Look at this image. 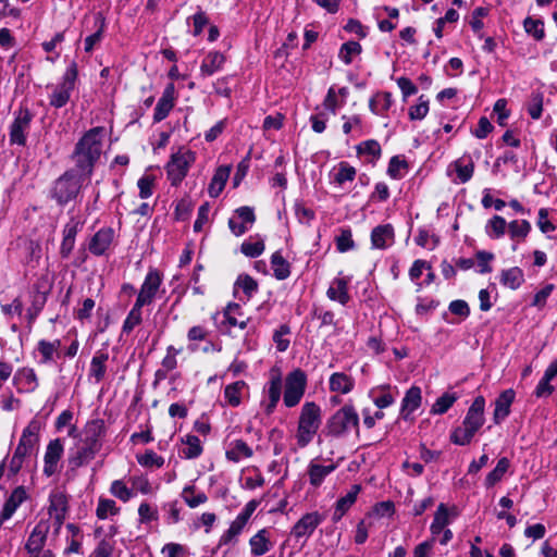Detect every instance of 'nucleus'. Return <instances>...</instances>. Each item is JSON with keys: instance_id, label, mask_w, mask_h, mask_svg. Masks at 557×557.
I'll list each match as a JSON object with an SVG mask.
<instances>
[{"instance_id": "obj_1", "label": "nucleus", "mask_w": 557, "mask_h": 557, "mask_svg": "<svg viewBox=\"0 0 557 557\" xmlns=\"http://www.w3.org/2000/svg\"><path fill=\"white\" fill-rule=\"evenodd\" d=\"M103 132L102 126L92 127L75 144L71 154V160L74 163L72 170L78 172L83 177L90 178L101 157Z\"/></svg>"}, {"instance_id": "obj_26", "label": "nucleus", "mask_w": 557, "mask_h": 557, "mask_svg": "<svg viewBox=\"0 0 557 557\" xmlns=\"http://www.w3.org/2000/svg\"><path fill=\"white\" fill-rule=\"evenodd\" d=\"M250 553L253 557H260L267 554L273 546L270 540V532L267 529L259 530L249 540Z\"/></svg>"}, {"instance_id": "obj_37", "label": "nucleus", "mask_w": 557, "mask_h": 557, "mask_svg": "<svg viewBox=\"0 0 557 557\" xmlns=\"http://www.w3.org/2000/svg\"><path fill=\"white\" fill-rule=\"evenodd\" d=\"M271 267L276 280L283 281L290 275V264L282 256L281 251H275L271 256Z\"/></svg>"}, {"instance_id": "obj_27", "label": "nucleus", "mask_w": 557, "mask_h": 557, "mask_svg": "<svg viewBox=\"0 0 557 557\" xmlns=\"http://www.w3.org/2000/svg\"><path fill=\"white\" fill-rule=\"evenodd\" d=\"M361 491V486L359 484H355L351 486L350 491L343 497L338 498L335 505V510L333 512V521H339L343 516L350 509V507L356 503L357 496Z\"/></svg>"}, {"instance_id": "obj_57", "label": "nucleus", "mask_w": 557, "mask_h": 557, "mask_svg": "<svg viewBox=\"0 0 557 557\" xmlns=\"http://www.w3.org/2000/svg\"><path fill=\"white\" fill-rule=\"evenodd\" d=\"M336 249L339 252H346L355 248L352 233L349 227L341 228L339 235L335 238Z\"/></svg>"}, {"instance_id": "obj_49", "label": "nucleus", "mask_w": 557, "mask_h": 557, "mask_svg": "<svg viewBox=\"0 0 557 557\" xmlns=\"http://www.w3.org/2000/svg\"><path fill=\"white\" fill-rule=\"evenodd\" d=\"M458 399L457 394L455 393H444L441 397L436 399L434 405L431 408V413L433 414H444L448 411V409L455 404Z\"/></svg>"}, {"instance_id": "obj_39", "label": "nucleus", "mask_w": 557, "mask_h": 557, "mask_svg": "<svg viewBox=\"0 0 557 557\" xmlns=\"http://www.w3.org/2000/svg\"><path fill=\"white\" fill-rule=\"evenodd\" d=\"M181 496L189 508H196L208 500V496L203 492L196 493V486L194 484L186 485Z\"/></svg>"}, {"instance_id": "obj_6", "label": "nucleus", "mask_w": 557, "mask_h": 557, "mask_svg": "<svg viewBox=\"0 0 557 557\" xmlns=\"http://www.w3.org/2000/svg\"><path fill=\"white\" fill-rule=\"evenodd\" d=\"M78 71L76 62H72L62 76V81L54 86L52 94L49 97V103L53 108L64 107L75 88Z\"/></svg>"}, {"instance_id": "obj_61", "label": "nucleus", "mask_w": 557, "mask_h": 557, "mask_svg": "<svg viewBox=\"0 0 557 557\" xmlns=\"http://www.w3.org/2000/svg\"><path fill=\"white\" fill-rule=\"evenodd\" d=\"M356 176V169L347 162L339 163V169L334 175V182L343 185L345 182L354 181Z\"/></svg>"}, {"instance_id": "obj_29", "label": "nucleus", "mask_w": 557, "mask_h": 557, "mask_svg": "<svg viewBox=\"0 0 557 557\" xmlns=\"http://www.w3.org/2000/svg\"><path fill=\"white\" fill-rule=\"evenodd\" d=\"M231 165H221L215 170L213 177L209 184L208 193L210 197L216 198L223 191L224 186L230 177Z\"/></svg>"}, {"instance_id": "obj_4", "label": "nucleus", "mask_w": 557, "mask_h": 557, "mask_svg": "<svg viewBox=\"0 0 557 557\" xmlns=\"http://www.w3.org/2000/svg\"><path fill=\"white\" fill-rule=\"evenodd\" d=\"M351 430L359 434V414L352 405H344L329 418L325 424L326 435L332 437H344Z\"/></svg>"}, {"instance_id": "obj_33", "label": "nucleus", "mask_w": 557, "mask_h": 557, "mask_svg": "<svg viewBox=\"0 0 557 557\" xmlns=\"http://www.w3.org/2000/svg\"><path fill=\"white\" fill-rule=\"evenodd\" d=\"M230 446L225 455L233 462H238L243 458H250L253 454L252 449L243 440H235Z\"/></svg>"}, {"instance_id": "obj_41", "label": "nucleus", "mask_w": 557, "mask_h": 557, "mask_svg": "<svg viewBox=\"0 0 557 557\" xmlns=\"http://www.w3.org/2000/svg\"><path fill=\"white\" fill-rule=\"evenodd\" d=\"M449 524L448 508L445 504H440L434 515V520L430 527L433 536L438 535L444 528Z\"/></svg>"}, {"instance_id": "obj_55", "label": "nucleus", "mask_w": 557, "mask_h": 557, "mask_svg": "<svg viewBox=\"0 0 557 557\" xmlns=\"http://www.w3.org/2000/svg\"><path fill=\"white\" fill-rule=\"evenodd\" d=\"M194 209V202L190 197L185 196L180 199L175 206L174 216L177 221H186L189 219Z\"/></svg>"}, {"instance_id": "obj_15", "label": "nucleus", "mask_w": 557, "mask_h": 557, "mask_svg": "<svg viewBox=\"0 0 557 557\" xmlns=\"http://www.w3.org/2000/svg\"><path fill=\"white\" fill-rule=\"evenodd\" d=\"M176 100V90L175 85L173 83H169L163 92L161 98L158 100L157 106L154 108L153 112V122L159 123L163 121L171 110L174 108Z\"/></svg>"}, {"instance_id": "obj_46", "label": "nucleus", "mask_w": 557, "mask_h": 557, "mask_svg": "<svg viewBox=\"0 0 557 557\" xmlns=\"http://www.w3.org/2000/svg\"><path fill=\"white\" fill-rule=\"evenodd\" d=\"M510 466V461L508 458L503 457L498 460L496 467L486 475L485 485L487 487L494 486L497 482H499L505 473L507 472Z\"/></svg>"}, {"instance_id": "obj_54", "label": "nucleus", "mask_w": 557, "mask_h": 557, "mask_svg": "<svg viewBox=\"0 0 557 557\" xmlns=\"http://www.w3.org/2000/svg\"><path fill=\"white\" fill-rule=\"evenodd\" d=\"M475 433L466 425L457 426L450 434V441L460 446L469 445Z\"/></svg>"}, {"instance_id": "obj_2", "label": "nucleus", "mask_w": 557, "mask_h": 557, "mask_svg": "<svg viewBox=\"0 0 557 557\" xmlns=\"http://www.w3.org/2000/svg\"><path fill=\"white\" fill-rule=\"evenodd\" d=\"M322 423L321 407L314 401H306L300 410L296 440L299 447L309 445Z\"/></svg>"}, {"instance_id": "obj_34", "label": "nucleus", "mask_w": 557, "mask_h": 557, "mask_svg": "<svg viewBox=\"0 0 557 557\" xmlns=\"http://www.w3.org/2000/svg\"><path fill=\"white\" fill-rule=\"evenodd\" d=\"M60 346L61 342L59 339L53 342L40 339L37 344V350L41 355L39 363L47 364L51 362L54 359V356H59Z\"/></svg>"}, {"instance_id": "obj_42", "label": "nucleus", "mask_w": 557, "mask_h": 557, "mask_svg": "<svg viewBox=\"0 0 557 557\" xmlns=\"http://www.w3.org/2000/svg\"><path fill=\"white\" fill-rule=\"evenodd\" d=\"M246 525L236 519L231 523L230 528L220 536L218 547L224 545H234L237 543L238 535L243 532Z\"/></svg>"}, {"instance_id": "obj_11", "label": "nucleus", "mask_w": 557, "mask_h": 557, "mask_svg": "<svg viewBox=\"0 0 557 557\" xmlns=\"http://www.w3.org/2000/svg\"><path fill=\"white\" fill-rule=\"evenodd\" d=\"M162 283V275L157 269H150L140 286L136 302L138 306L150 305Z\"/></svg>"}, {"instance_id": "obj_35", "label": "nucleus", "mask_w": 557, "mask_h": 557, "mask_svg": "<svg viewBox=\"0 0 557 557\" xmlns=\"http://www.w3.org/2000/svg\"><path fill=\"white\" fill-rule=\"evenodd\" d=\"M95 25L97 26V30L85 38V51L87 53H90L95 45L99 44L102 39L106 28V17L101 12L95 14Z\"/></svg>"}, {"instance_id": "obj_44", "label": "nucleus", "mask_w": 557, "mask_h": 557, "mask_svg": "<svg viewBox=\"0 0 557 557\" xmlns=\"http://www.w3.org/2000/svg\"><path fill=\"white\" fill-rule=\"evenodd\" d=\"M182 443L187 445V448L183 449V455L187 459L198 458L203 451L201 442L196 435H186L182 438Z\"/></svg>"}, {"instance_id": "obj_22", "label": "nucleus", "mask_w": 557, "mask_h": 557, "mask_svg": "<svg viewBox=\"0 0 557 557\" xmlns=\"http://www.w3.org/2000/svg\"><path fill=\"white\" fill-rule=\"evenodd\" d=\"M267 397H268V404L265 405V412L268 414H271L277 403L280 401L281 395H282V376L278 371L271 372V379L267 385Z\"/></svg>"}, {"instance_id": "obj_19", "label": "nucleus", "mask_w": 557, "mask_h": 557, "mask_svg": "<svg viewBox=\"0 0 557 557\" xmlns=\"http://www.w3.org/2000/svg\"><path fill=\"white\" fill-rule=\"evenodd\" d=\"M49 532V527L46 523L39 522L35 525L33 531L30 532L26 544L25 549L28 554H37L39 552H44V547L47 542V535Z\"/></svg>"}, {"instance_id": "obj_47", "label": "nucleus", "mask_w": 557, "mask_h": 557, "mask_svg": "<svg viewBox=\"0 0 557 557\" xmlns=\"http://www.w3.org/2000/svg\"><path fill=\"white\" fill-rule=\"evenodd\" d=\"M531 231V224L527 220H513L508 223V232L512 240H524Z\"/></svg>"}, {"instance_id": "obj_13", "label": "nucleus", "mask_w": 557, "mask_h": 557, "mask_svg": "<svg viewBox=\"0 0 557 557\" xmlns=\"http://www.w3.org/2000/svg\"><path fill=\"white\" fill-rule=\"evenodd\" d=\"M323 516L318 511L304 515L293 527L290 535L296 539H308L322 523Z\"/></svg>"}, {"instance_id": "obj_52", "label": "nucleus", "mask_w": 557, "mask_h": 557, "mask_svg": "<svg viewBox=\"0 0 557 557\" xmlns=\"http://www.w3.org/2000/svg\"><path fill=\"white\" fill-rule=\"evenodd\" d=\"M523 27L527 34L531 35L535 40L541 41L545 37L544 23L542 20L527 17L523 21Z\"/></svg>"}, {"instance_id": "obj_56", "label": "nucleus", "mask_w": 557, "mask_h": 557, "mask_svg": "<svg viewBox=\"0 0 557 557\" xmlns=\"http://www.w3.org/2000/svg\"><path fill=\"white\" fill-rule=\"evenodd\" d=\"M235 286L240 288L248 298L258 292L257 281L248 274L238 275Z\"/></svg>"}, {"instance_id": "obj_30", "label": "nucleus", "mask_w": 557, "mask_h": 557, "mask_svg": "<svg viewBox=\"0 0 557 557\" xmlns=\"http://www.w3.org/2000/svg\"><path fill=\"white\" fill-rule=\"evenodd\" d=\"M225 62V57L223 53L219 51L209 52L200 66V74L203 77H208L213 75L215 72L220 71Z\"/></svg>"}, {"instance_id": "obj_48", "label": "nucleus", "mask_w": 557, "mask_h": 557, "mask_svg": "<svg viewBox=\"0 0 557 557\" xmlns=\"http://www.w3.org/2000/svg\"><path fill=\"white\" fill-rule=\"evenodd\" d=\"M236 314H242L240 306L237 304H230L224 311L225 323L228 326H238L242 330L246 329L249 319L239 320L236 318Z\"/></svg>"}, {"instance_id": "obj_38", "label": "nucleus", "mask_w": 557, "mask_h": 557, "mask_svg": "<svg viewBox=\"0 0 557 557\" xmlns=\"http://www.w3.org/2000/svg\"><path fill=\"white\" fill-rule=\"evenodd\" d=\"M354 388V380L345 373L336 372L330 377V389L347 394Z\"/></svg>"}, {"instance_id": "obj_3", "label": "nucleus", "mask_w": 557, "mask_h": 557, "mask_svg": "<svg viewBox=\"0 0 557 557\" xmlns=\"http://www.w3.org/2000/svg\"><path fill=\"white\" fill-rule=\"evenodd\" d=\"M85 180L88 177H83L78 172L69 169L53 182L50 197L63 207L78 196Z\"/></svg>"}, {"instance_id": "obj_51", "label": "nucleus", "mask_w": 557, "mask_h": 557, "mask_svg": "<svg viewBox=\"0 0 557 557\" xmlns=\"http://www.w3.org/2000/svg\"><path fill=\"white\" fill-rule=\"evenodd\" d=\"M144 306H138V302L135 301L133 308L128 312L126 319L123 322L122 331L123 333H131L135 326L141 323V308Z\"/></svg>"}, {"instance_id": "obj_24", "label": "nucleus", "mask_w": 557, "mask_h": 557, "mask_svg": "<svg viewBox=\"0 0 557 557\" xmlns=\"http://www.w3.org/2000/svg\"><path fill=\"white\" fill-rule=\"evenodd\" d=\"M422 396L421 389L418 386L410 387L403 398L400 417L408 420L410 414L416 411L421 405Z\"/></svg>"}, {"instance_id": "obj_23", "label": "nucleus", "mask_w": 557, "mask_h": 557, "mask_svg": "<svg viewBox=\"0 0 557 557\" xmlns=\"http://www.w3.org/2000/svg\"><path fill=\"white\" fill-rule=\"evenodd\" d=\"M26 497L27 495L24 486H17L14 488L3 505L0 513V522L9 520Z\"/></svg>"}, {"instance_id": "obj_32", "label": "nucleus", "mask_w": 557, "mask_h": 557, "mask_svg": "<svg viewBox=\"0 0 557 557\" xmlns=\"http://www.w3.org/2000/svg\"><path fill=\"white\" fill-rule=\"evenodd\" d=\"M109 359V355L104 351H97L92 357L89 369V376L94 377L96 383H100L106 375L107 366L106 362Z\"/></svg>"}, {"instance_id": "obj_18", "label": "nucleus", "mask_w": 557, "mask_h": 557, "mask_svg": "<svg viewBox=\"0 0 557 557\" xmlns=\"http://www.w3.org/2000/svg\"><path fill=\"white\" fill-rule=\"evenodd\" d=\"M515 397L516 393L511 388L505 389L498 395L495 400V409L493 413L495 424L502 423L510 414V407Z\"/></svg>"}, {"instance_id": "obj_10", "label": "nucleus", "mask_w": 557, "mask_h": 557, "mask_svg": "<svg viewBox=\"0 0 557 557\" xmlns=\"http://www.w3.org/2000/svg\"><path fill=\"white\" fill-rule=\"evenodd\" d=\"M64 454L63 440L54 438L51 440L45 451L44 456V469L42 473L50 478L60 471L59 462L61 461Z\"/></svg>"}, {"instance_id": "obj_16", "label": "nucleus", "mask_w": 557, "mask_h": 557, "mask_svg": "<svg viewBox=\"0 0 557 557\" xmlns=\"http://www.w3.org/2000/svg\"><path fill=\"white\" fill-rule=\"evenodd\" d=\"M484 408L485 398L483 396L475 397L467 411L462 424L471 429L474 433H476L485 422Z\"/></svg>"}, {"instance_id": "obj_12", "label": "nucleus", "mask_w": 557, "mask_h": 557, "mask_svg": "<svg viewBox=\"0 0 557 557\" xmlns=\"http://www.w3.org/2000/svg\"><path fill=\"white\" fill-rule=\"evenodd\" d=\"M39 423L35 420L30 421L29 424L23 430L14 453L23 456L24 458L32 455L39 443Z\"/></svg>"}, {"instance_id": "obj_31", "label": "nucleus", "mask_w": 557, "mask_h": 557, "mask_svg": "<svg viewBox=\"0 0 557 557\" xmlns=\"http://www.w3.org/2000/svg\"><path fill=\"white\" fill-rule=\"evenodd\" d=\"M335 469L336 465L334 463L323 466L311 461L308 466V475L310 484L314 487L320 486L323 483L324 479L333 471H335Z\"/></svg>"}, {"instance_id": "obj_45", "label": "nucleus", "mask_w": 557, "mask_h": 557, "mask_svg": "<svg viewBox=\"0 0 557 557\" xmlns=\"http://www.w3.org/2000/svg\"><path fill=\"white\" fill-rule=\"evenodd\" d=\"M453 165L460 183H467L471 180L474 171V164L470 158L468 160L460 158L456 160Z\"/></svg>"}, {"instance_id": "obj_62", "label": "nucleus", "mask_w": 557, "mask_h": 557, "mask_svg": "<svg viewBox=\"0 0 557 557\" xmlns=\"http://www.w3.org/2000/svg\"><path fill=\"white\" fill-rule=\"evenodd\" d=\"M137 461L143 467L161 468L164 465V458L157 455L153 450H147L144 455L137 456Z\"/></svg>"}, {"instance_id": "obj_40", "label": "nucleus", "mask_w": 557, "mask_h": 557, "mask_svg": "<svg viewBox=\"0 0 557 557\" xmlns=\"http://www.w3.org/2000/svg\"><path fill=\"white\" fill-rule=\"evenodd\" d=\"M393 103L392 94L388 91L377 92L369 101V108L374 114H382L387 111Z\"/></svg>"}, {"instance_id": "obj_50", "label": "nucleus", "mask_w": 557, "mask_h": 557, "mask_svg": "<svg viewBox=\"0 0 557 557\" xmlns=\"http://www.w3.org/2000/svg\"><path fill=\"white\" fill-rule=\"evenodd\" d=\"M245 386L244 381H237L224 388V397L231 406L237 407L240 404V394Z\"/></svg>"}, {"instance_id": "obj_64", "label": "nucleus", "mask_w": 557, "mask_h": 557, "mask_svg": "<svg viewBox=\"0 0 557 557\" xmlns=\"http://www.w3.org/2000/svg\"><path fill=\"white\" fill-rule=\"evenodd\" d=\"M110 492L113 496L117 497L122 502H127L133 496V492L121 480H115L112 482Z\"/></svg>"}, {"instance_id": "obj_20", "label": "nucleus", "mask_w": 557, "mask_h": 557, "mask_svg": "<svg viewBox=\"0 0 557 557\" xmlns=\"http://www.w3.org/2000/svg\"><path fill=\"white\" fill-rule=\"evenodd\" d=\"M395 240L394 227L392 224H381L371 232V245L374 249H386Z\"/></svg>"}, {"instance_id": "obj_60", "label": "nucleus", "mask_w": 557, "mask_h": 557, "mask_svg": "<svg viewBox=\"0 0 557 557\" xmlns=\"http://www.w3.org/2000/svg\"><path fill=\"white\" fill-rule=\"evenodd\" d=\"M264 243L262 239L257 242L245 240L240 246V251L249 258L259 257L264 251Z\"/></svg>"}, {"instance_id": "obj_7", "label": "nucleus", "mask_w": 557, "mask_h": 557, "mask_svg": "<svg viewBox=\"0 0 557 557\" xmlns=\"http://www.w3.org/2000/svg\"><path fill=\"white\" fill-rule=\"evenodd\" d=\"M34 114L26 107H21L14 112V120L9 128V140L11 145L26 146L27 134L30 129V124Z\"/></svg>"}, {"instance_id": "obj_28", "label": "nucleus", "mask_w": 557, "mask_h": 557, "mask_svg": "<svg viewBox=\"0 0 557 557\" xmlns=\"http://www.w3.org/2000/svg\"><path fill=\"white\" fill-rule=\"evenodd\" d=\"M326 296L329 299L338 301L343 306L347 305L350 300L347 280L344 277L334 278L327 288Z\"/></svg>"}, {"instance_id": "obj_8", "label": "nucleus", "mask_w": 557, "mask_h": 557, "mask_svg": "<svg viewBox=\"0 0 557 557\" xmlns=\"http://www.w3.org/2000/svg\"><path fill=\"white\" fill-rule=\"evenodd\" d=\"M195 159V153L190 150L172 154L165 170L173 186H178L182 183Z\"/></svg>"}, {"instance_id": "obj_21", "label": "nucleus", "mask_w": 557, "mask_h": 557, "mask_svg": "<svg viewBox=\"0 0 557 557\" xmlns=\"http://www.w3.org/2000/svg\"><path fill=\"white\" fill-rule=\"evenodd\" d=\"M13 384L20 393H32L38 386L37 375L32 368L18 369L13 377Z\"/></svg>"}, {"instance_id": "obj_9", "label": "nucleus", "mask_w": 557, "mask_h": 557, "mask_svg": "<svg viewBox=\"0 0 557 557\" xmlns=\"http://www.w3.org/2000/svg\"><path fill=\"white\" fill-rule=\"evenodd\" d=\"M100 450L78 441L74 448H71L66 459L67 472L75 473L76 470L91 461Z\"/></svg>"}, {"instance_id": "obj_59", "label": "nucleus", "mask_w": 557, "mask_h": 557, "mask_svg": "<svg viewBox=\"0 0 557 557\" xmlns=\"http://www.w3.org/2000/svg\"><path fill=\"white\" fill-rule=\"evenodd\" d=\"M119 511L120 508L116 507V504L113 499L100 498L98 502L96 515L99 519L103 520L108 518L109 515H116Z\"/></svg>"}, {"instance_id": "obj_53", "label": "nucleus", "mask_w": 557, "mask_h": 557, "mask_svg": "<svg viewBox=\"0 0 557 557\" xmlns=\"http://www.w3.org/2000/svg\"><path fill=\"white\" fill-rule=\"evenodd\" d=\"M362 51L361 45L358 41H347L342 45L338 58L346 64H350L352 61V55L360 54Z\"/></svg>"}, {"instance_id": "obj_17", "label": "nucleus", "mask_w": 557, "mask_h": 557, "mask_svg": "<svg viewBox=\"0 0 557 557\" xmlns=\"http://www.w3.org/2000/svg\"><path fill=\"white\" fill-rule=\"evenodd\" d=\"M114 230L112 227L100 228L91 238L88 245L89 251L94 256H103L114 239Z\"/></svg>"}, {"instance_id": "obj_36", "label": "nucleus", "mask_w": 557, "mask_h": 557, "mask_svg": "<svg viewBox=\"0 0 557 557\" xmlns=\"http://www.w3.org/2000/svg\"><path fill=\"white\" fill-rule=\"evenodd\" d=\"M523 282L524 274L520 268L513 267L502 271L500 283L504 286L509 287L511 289H517L522 285Z\"/></svg>"}, {"instance_id": "obj_58", "label": "nucleus", "mask_w": 557, "mask_h": 557, "mask_svg": "<svg viewBox=\"0 0 557 557\" xmlns=\"http://www.w3.org/2000/svg\"><path fill=\"white\" fill-rule=\"evenodd\" d=\"M381 146L375 139L362 141L357 146V153L371 156L372 161L381 157Z\"/></svg>"}, {"instance_id": "obj_14", "label": "nucleus", "mask_w": 557, "mask_h": 557, "mask_svg": "<svg viewBox=\"0 0 557 557\" xmlns=\"http://www.w3.org/2000/svg\"><path fill=\"white\" fill-rule=\"evenodd\" d=\"M104 434V421L102 419H94L86 423L83 430V436L79 440L100 450L102 448V438Z\"/></svg>"}, {"instance_id": "obj_5", "label": "nucleus", "mask_w": 557, "mask_h": 557, "mask_svg": "<svg viewBox=\"0 0 557 557\" xmlns=\"http://www.w3.org/2000/svg\"><path fill=\"white\" fill-rule=\"evenodd\" d=\"M307 374L297 368L289 372L284 380L283 403L287 408L296 407L305 395Z\"/></svg>"}, {"instance_id": "obj_43", "label": "nucleus", "mask_w": 557, "mask_h": 557, "mask_svg": "<svg viewBox=\"0 0 557 557\" xmlns=\"http://www.w3.org/2000/svg\"><path fill=\"white\" fill-rule=\"evenodd\" d=\"M508 224L500 215H494L485 226V232L491 238H500L505 235Z\"/></svg>"}, {"instance_id": "obj_25", "label": "nucleus", "mask_w": 557, "mask_h": 557, "mask_svg": "<svg viewBox=\"0 0 557 557\" xmlns=\"http://www.w3.org/2000/svg\"><path fill=\"white\" fill-rule=\"evenodd\" d=\"M49 502L48 512L61 525L67 511V498L63 493L55 492L50 494Z\"/></svg>"}, {"instance_id": "obj_63", "label": "nucleus", "mask_w": 557, "mask_h": 557, "mask_svg": "<svg viewBox=\"0 0 557 557\" xmlns=\"http://www.w3.org/2000/svg\"><path fill=\"white\" fill-rule=\"evenodd\" d=\"M46 299H47L46 293H38L34 297L32 307L27 311V319H28V324L29 325L35 321L37 315L42 310V308H44V306L46 304Z\"/></svg>"}]
</instances>
